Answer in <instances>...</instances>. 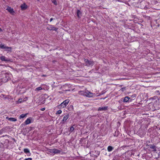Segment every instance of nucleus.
Listing matches in <instances>:
<instances>
[{"label":"nucleus","mask_w":160,"mask_h":160,"mask_svg":"<svg viewBox=\"0 0 160 160\" xmlns=\"http://www.w3.org/2000/svg\"><path fill=\"white\" fill-rule=\"evenodd\" d=\"M48 151L49 152L53 154L59 153L61 152V151L60 150L55 148L49 149L48 150Z\"/></svg>","instance_id":"f03ea898"},{"label":"nucleus","mask_w":160,"mask_h":160,"mask_svg":"<svg viewBox=\"0 0 160 160\" xmlns=\"http://www.w3.org/2000/svg\"><path fill=\"white\" fill-rule=\"evenodd\" d=\"M21 8L22 10L26 9L27 8V5L24 3L21 6Z\"/></svg>","instance_id":"4468645a"},{"label":"nucleus","mask_w":160,"mask_h":160,"mask_svg":"<svg viewBox=\"0 0 160 160\" xmlns=\"http://www.w3.org/2000/svg\"><path fill=\"white\" fill-rule=\"evenodd\" d=\"M42 89V88L41 87H38V88H36L35 89V91H38L39 90H41Z\"/></svg>","instance_id":"5701e85b"},{"label":"nucleus","mask_w":160,"mask_h":160,"mask_svg":"<svg viewBox=\"0 0 160 160\" xmlns=\"http://www.w3.org/2000/svg\"><path fill=\"white\" fill-rule=\"evenodd\" d=\"M24 160H32V159L31 158H25L24 159Z\"/></svg>","instance_id":"2f4dec72"},{"label":"nucleus","mask_w":160,"mask_h":160,"mask_svg":"<svg viewBox=\"0 0 160 160\" xmlns=\"http://www.w3.org/2000/svg\"><path fill=\"white\" fill-rule=\"evenodd\" d=\"M28 114V113H26L25 114H21L19 117V119H20L22 118H23L26 117L27 115Z\"/></svg>","instance_id":"dca6fc26"},{"label":"nucleus","mask_w":160,"mask_h":160,"mask_svg":"<svg viewBox=\"0 0 160 160\" xmlns=\"http://www.w3.org/2000/svg\"><path fill=\"white\" fill-rule=\"evenodd\" d=\"M16 104H19V103H21L22 102V101H17L16 102Z\"/></svg>","instance_id":"7c9ffc66"},{"label":"nucleus","mask_w":160,"mask_h":160,"mask_svg":"<svg viewBox=\"0 0 160 160\" xmlns=\"http://www.w3.org/2000/svg\"><path fill=\"white\" fill-rule=\"evenodd\" d=\"M69 116L68 115H65L63 118L62 121L63 122H65L67 120L68 118H69Z\"/></svg>","instance_id":"f3484780"},{"label":"nucleus","mask_w":160,"mask_h":160,"mask_svg":"<svg viewBox=\"0 0 160 160\" xmlns=\"http://www.w3.org/2000/svg\"><path fill=\"white\" fill-rule=\"evenodd\" d=\"M149 146L150 148L152 149V151L155 152L157 151L156 147L154 145H150Z\"/></svg>","instance_id":"9d476101"},{"label":"nucleus","mask_w":160,"mask_h":160,"mask_svg":"<svg viewBox=\"0 0 160 160\" xmlns=\"http://www.w3.org/2000/svg\"><path fill=\"white\" fill-rule=\"evenodd\" d=\"M108 108V107L107 106H104V107H100L98 109V111H106L107 110Z\"/></svg>","instance_id":"1a4fd4ad"},{"label":"nucleus","mask_w":160,"mask_h":160,"mask_svg":"<svg viewBox=\"0 0 160 160\" xmlns=\"http://www.w3.org/2000/svg\"><path fill=\"white\" fill-rule=\"evenodd\" d=\"M120 101L119 102H120V103H121V101Z\"/></svg>","instance_id":"79ce46f5"},{"label":"nucleus","mask_w":160,"mask_h":160,"mask_svg":"<svg viewBox=\"0 0 160 160\" xmlns=\"http://www.w3.org/2000/svg\"><path fill=\"white\" fill-rule=\"evenodd\" d=\"M67 101H64L63 102L61 103L60 105L58 106V108H63L65 107L69 102L68 101L67 102Z\"/></svg>","instance_id":"423d86ee"},{"label":"nucleus","mask_w":160,"mask_h":160,"mask_svg":"<svg viewBox=\"0 0 160 160\" xmlns=\"http://www.w3.org/2000/svg\"><path fill=\"white\" fill-rule=\"evenodd\" d=\"M82 12L79 10H78L77 12V15L78 17L79 18H81L82 15Z\"/></svg>","instance_id":"ddd939ff"},{"label":"nucleus","mask_w":160,"mask_h":160,"mask_svg":"<svg viewBox=\"0 0 160 160\" xmlns=\"http://www.w3.org/2000/svg\"><path fill=\"white\" fill-rule=\"evenodd\" d=\"M48 30H53L56 31L58 28H56L54 27L52 25L48 24L47 28Z\"/></svg>","instance_id":"39448f33"},{"label":"nucleus","mask_w":160,"mask_h":160,"mask_svg":"<svg viewBox=\"0 0 160 160\" xmlns=\"http://www.w3.org/2000/svg\"><path fill=\"white\" fill-rule=\"evenodd\" d=\"M31 121L30 118H28L25 121L24 123L26 125H28L31 123Z\"/></svg>","instance_id":"f8f14e48"},{"label":"nucleus","mask_w":160,"mask_h":160,"mask_svg":"<svg viewBox=\"0 0 160 160\" xmlns=\"http://www.w3.org/2000/svg\"><path fill=\"white\" fill-rule=\"evenodd\" d=\"M11 75L9 73H5V72L2 71L0 74V82L2 83L7 82L11 79Z\"/></svg>","instance_id":"f257e3e1"},{"label":"nucleus","mask_w":160,"mask_h":160,"mask_svg":"<svg viewBox=\"0 0 160 160\" xmlns=\"http://www.w3.org/2000/svg\"><path fill=\"white\" fill-rule=\"evenodd\" d=\"M84 96L88 97H91L93 96V94L92 93L88 91L85 92Z\"/></svg>","instance_id":"0eeeda50"},{"label":"nucleus","mask_w":160,"mask_h":160,"mask_svg":"<svg viewBox=\"0 0 160 160\" xmlns=\"http://www.w3.org/2000/svg\"><path fill=\"white\" fill-rule=\"evenodd\" d=\"M121 89L122 90V91H123V88H122V89Z\"/></svg>","instance_id":"a19ab883"},{"label":"nucleus","mask_w":160,"mask_h":160,"mask_svg":"<svg viewBox=\"0 0 160 160\" xmlns=\"http://www.w3.org/2000/svg\"><path fill=\"white\" fill-rule=\"evenodd\" d=\"M0 59L2 61L8 62L9 61V60L4 56L1 57Z\"/></svg>","instance_id":"9b49d317"},{"label":"nucleus","mask_w":160,"mask_h":160,"mask_svg":"<svg viewBox=\"0 0 160 160\" xmlns=\"http://www.w3.org/2000/svg\"><path fill=\"white\" fill-rule=\"evenodd\" d=\"M158 157L160 158V153L158 154Z\"/></svg>","instance_id":"e433bc0d"},{"label":"nucleus","mask_w":160,"mask_h":160,"mask_svg":"<svg viewBox=\"0 0 160 160\" xmlns=\"http://www.w3.org/2000/svg\"><path fill=\"white\" fill-rule=\"evenodd\" d=\"M24 152L25 153H30V151L29 150V149L28 148H25L23 150Z\"/></svg>","instance_id":"412c9836"},{"label":"nucleus","mask_w":160,"mask_h":160,"mask_svg":"<svg viewBox=\"0 0 160 160\" xmlns=\"http://www.w3.org/2000/svg\"><path fill=\"white\" fill-rule=\"evenodd\" d=\"M130 98L129 97H126L124 99L123 98L121 99V100H129Z\"/></svg>","instance_id":"a878e982"},{"label":"nucleus","mask_w":160,"mask_h":160,"mask_svg":"<svg viewBox=\"0 0 160 160\" xmlns=\"http://www.w3.org/2000/svg\"><path fill=\"white\" fill-rule=\"evenodd\" d=\"M129 101H123V102H129Z\"/></svg>","instance_id":"f704fd0d"},{"label":"nucleus","mask_w":160,"mask_h":160,"mask_svg":"<svg viewBox=\"0 0 160 160\" xmlns=\"http://www.w3.org/2000/svg\"><path fill=\"white\" fill-rule=\"evenodd\" d=\"M42 104H44L45 102H44V101H43V102H42Z\"/></svg>","instance_id":"58836bf2"},{"label":"nucleus","mask_w":160,"mask_h":160,"mask_svg":"<svg viewBox=\"0 0 160 160\" xmlns=\"http://www.w3.org/2000/svg\"><path fill=\"white\" fill-rule=\"evenodd\" d=\"M52 2L55 5H57V2L56 0H52Z\"/></svg>","instance_id":"bb28decb"},{"label":"nucleus","mask_w":160,"mask_h":160,"mask_svg":"<svg viewBox=\"0 0 160 160\" xmlns=\"http://www.w3.org/2000/svg\"><path fill=\"white\" fill-rule=\"evenodd\" d=\"M45 108H41V109H40V110L42 111H44V110H45Z\"/></svg>","instance_id":"72a5a7b5"},{"label":"nucleus","mask_w":160,"mask_h":160,"mask_svg":"<svg viewBox=\"0 0 160 160\" xmlns=\"http://www.w3.org/2000/svg\"><path fill=\"white\" fill-rule=\"evenodd\" d=\"M113 149V148L111 146H109L108 147V150L109 152L112 151Z\"/></svg>","instance_id":"a211bd4d"},{"label":"nucleus","mask_w":160,"mask_h":160,"mask_svg":"<svg viewBox=\"0 0 160 160\" xmlns=\"http://www.w3.org/2000/svg\"><path fill=\"white\" fill-rule=\"evenodd\" d=\"M42 99H44V98H48V96L47 95L44 94L42 95Z\"/></svg>","instance_id":"4be33fe9"},{"label":"nucleus","mask_w":160,"mask_h":160,"mask_svg":"<svg viewBox=\"0 0 160 160\" xmlns=\"http://www.w3.org/2000/svg\"><path fill=\"white\" fill-rule=\"evenodd\" d=\"M22 100V99L21 98H19L18 100Z\"/></svg>","instance_id":"4c0bfd02"},{"label":"nucleus","mask_w":160,"mask_h":160,"mask_svg":"<svg viewBox=\"0 0 160 160\" xmlns=\"http://www.w3.org/2000/svg\"><path fill=\"white\" fill-rule=\"evenodd\" d=\"M53 20V18H51L50 19V22H51Z\"/></svg>","instance_id":"c9c22d12"},{"label":"nucleus","mask_w":160,"mask_h":160,"mask_svg":"<svg viewBox=\"0 0 160 160\" xmlns=\"http://www.w3.org/2000/svg\"><path fill=\"white\" fill-rule=\"evenodd\" d=\"M152 2L154 4H157L158 3V1L157 0H152Z\"/></svg>","instance_id":"b1692460"},{"label":"nucleus","mask_w":160,"mask_h":160,"mask_svg":"<svg viewBox=\"0 0 160 160\" xmlns=\"http://www.w3.org/2000/svg\"><path fill=\"white\" fill-rule=\"evenodd\" d=\"M119 157L118 156H115L113 159V160H119Z\"/></svg>","instance_id":"c756f323"},{"label":"nucleus","mask_w":160,"mask_h":160,"mask_svg":"<svg viewBox=\"0 0 160 160\" xmlns=\"http://www.w3.org/2000/svg\"><path fill=\"white\" fill-rule=\"evenodd\" d=\"M136 95L135 94H133L131 96V97L132 98H134L133 99H132V100H134L136 97ZM130 100H132V99H131Z\"/></svg>","instance_id":"cd10ccee"},{"label":"nucleus","mask_w":160,"mask_h":160,"mask_svg":"<svg viewBox=\"0 0 160 160\" xmlns=\"http://www.w3.org/2000/svg\"><path fill=\"white\" fill-rule=\"evenodd\" d=\"M12 15H13L15 12L13 8H12L11 7L8 6L6 9Z\"/></svg>","instance_id":"6e6552de"},{"label":"nucleus","mask_w":160,"mask_h":160,"mask_svg":"<svg viewBox=\"0 0 160 160\" xmlns=\"http://www.w3.org/2000/svg\"><path fill=\"white\" fill-rule=\"evenodd\" d=\"M146 8L147 9H148V8H147V7H146Z\"/></svg>","instance_id":"a18cd8bd"},{"label":"nucleus","mask_w":160,"mask_h":160,"mask_svg":"<svg viewBox=\"0 0 160 160\" xmlns=\"http://www.w3.org/2000/svg\"><path fill=\"white\" fill-rule=\"evenodd\" d=\"M2 30L1 28H0V31H1Z\"/></svg>","instance_id":"ea45409f"},{"label":"nucleus","mask_w":160,"mask_h":160,"mask_svg":"<svg viewBox=\"0 0 160 160\" xmlns=\"http://www.w3.org/2000/svg\"><path fill=\"white\" fill-rule=\"evenodd\" d=\"M129 0H118V2H122L125 3L129 1Z\"/></svg>","instance_id":"aec40b11"},{"label":"nucleus","mask_w":160,"mask_h":160,"mask_svg":"<svg viewBox=\"0 0 160 160\" xmlns=\"http://www.w3.org/2000/svg\"><path fill=\"white\" fill-rule=\"evenodd\" d=\"M1 144H0V147H1Z\"/></svg>","instance_id":"c03bdc74"},{"label":"nucleus","mask_w":160,"mask_h":160,"mask_svg":"<svg viewBox=\"0 0 160 160\" xmlns=\"http://www.w3.org/2000/svg\"><path fill=\"white\" fill-rule=\"evenodd\" d=\"M0 48L4 49L5 51L11 52L12 48L11 47H8L5 46L2 43H0Z\"/></svg>","instance_id":"7ed1b4c3"},{"label":"nucleus","mask_w":160,"mask_h":160,"mask_svg":"<svg viewBox=\"0 0 160 160\" xmlns=\"http://www.w3.org/2000/svg\"><path fill=\"white\" fill-rule=\"evenodd\" d=\"M8 120L9 121H11L15 122L17 121V119L15 118H8Z\"/></svg>","instance_id":"6ab92c4d"},{"label":"nucleus","mask_w":160,"mask_h":160,"mask_svg":"<svg viewBox=\"0 0 160 160\" xmlns=\"http://www.w3.org/2000/svg\"><path fill=\"white\" fill-rule=\"evenodd\" d=\"M84 62L86 64V65L89 66L90 65H93L94 64V62L92 61L89 60L87 59H84Z\"/></svg>","instance_id":"20e7f679"},{"label":"nucleus","mask_w":160,"mask_h":160,"mask_svg":"<svg viewBox=\"0 0 160 160\" xmlns=\"http://www.w3.org/2000/svg\"><path fill=\"white\" fill-rule=\"evenodd\" d=\"M62 112V111L59 110H58V111H57V112H56V115L58 114H60Z\"/></svg>","instance_id":"c85d7f7f"},{"label":"nucleus","mask_w":160,"mask_h":160,"mask_svg":"<svg viewBox=\"0 0 160 160\" xmlns=\"http://www.w3.org/2000/svg\"><path fill=\"white\" fill-rule=\"evenodd\" d=\"M153 100H160V97L158 96H156L152 98Z\"/></svg>","instance_id":"2eb2a0df"},{"label":"nucleus","mask_w":160,"mask_h":160,"mask_svg":"<svg viewBox=\"0 0 160 160\" xmlns=\"http://www.w3.org/2000/svg\"><path fill=\"white\" fill-rule=\"evenodd\" d=\"M38 1H39V0H37Z\"/></svg>","instance_id":"49530a36"},{"label":"nucleus","mask_w":160,"mask_h":160,"mask_svg":"<svg viewBox=\"0 0 160 160\" xmlns=\"http://www.w3.org/2000/svg\"><path fill=\"white\" fill-rule=\"evenodd\" d=\"M85 92L83 91H80L79 92V94L80 95H82L84 96Z\"/></svg>","instance_id":"393cba45"},{"label":"nucleus","mask_w":160,"mask_h":160,"mask_svg":"<svg viewBox=\"0 0 160 160\" xmlns=\"http://www.w3.org/2000/svg\"><path fill=\"white\" fill-rule=\"evenodd\" d=\"M2 144V142H0V144Z\"/></svg>","instance_id":"37998d69"},{"label":"nucleus","mask_w":160,"mask_h":160,"mask_svg":"<svg viewBox=\"0 0 160 160\" xmlns=\"http://www.w3.org/2000/svg\"><path fill=\"white\" fill-rule=\"evenodd\" d=\"M74 129L73 127H71V132L73 131Z\"/></svg>","instance_id":"473e14b6"}]
</instances>
